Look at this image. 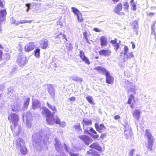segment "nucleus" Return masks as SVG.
I'll return each mask as SVG.
<instances>
[{
    "mask_svg": "<svg viewBox=\"0 0 156 156\" xmlns=\"http://www.w3.org/2000/svg\"><path fill=\"white\" fill-rule=\"evenodd\" d=\"M94 30L96 32H100V30L97 28H94Z\"/></svg>",
    "mask_w": 156,
    "mask_h": 156,
    "instance_id": "bf43d9fd",
    "label": "nucleus"
},
{
    "mask_svg": "<svg viewBox=\"0 0 156 156\" xmlns=\"http://www.w3.org/2000/svg\"><path fill=\"white\" fill-rule=\"evenodd\" d=\"M15 142H16V146L17 147L20 146V148L21 147H22L21 146L22 143L23 144V145L24 144L23 140L20 138H18L16 140Z\"/></svg>",
    "mask_w": 156,
    "mask_h": 156,
    "instance_id": "cd10ccee",
    "label": "nucleus"
},
{
    "mask_svg": "<svg viewBox=\"0 0 156 156\" xmlns=\"http://www.w3.org/2000/svg\"><path fill=\"white\" fill-rule=\"evenodd\" d=\"M131 6L132 10L133 11H135L136 9V5L135 3L131 4Z\"/></svg>",
    "mask_w": 156,
    "mask_h": 156,
    "instance_id": "58836bf2",
    "label": "nucleus"
},
{
    "mask_svg": "<svg viewBox=\"0 0 156 156\" xmlns=\"http://www.w3.org/2000/svg\"><path fill=\"white\" fill-rule=\"evenodd\" d=\"M113 2L116 3L119 2V0H112Z\"/></svg>",
    "mask_w": 156,
    "mask_h": 156,
    "instance_id": "680f3d73",
    "label": "nucleus"
},
{
    "mask_svg": "<svg viewBox=\"0 0 156 156\" xmlns=\"http://www.w3.org/2000/svg\"><path fill=\"white\" fill-rule=\"evenodd\" d=\"M60 144H59V143L58 142H57L55 144V147L56 149H58L59 147V146Z\"/></svg>",
    "mask_w": 156,
    "mask_h": 156,
    "instance_id": "603ef678",
    "label": "nucleus"
},
{
    "mask_svg": "<svg viewBox=\"0 0 156 156\" xmlns=\"http://www.w3.org/2000/svg\"><path fill=\"white\" fill-rule=\"evenodd\" d=\"M70 156H78L79 155L78 153H69Z\"/></svg>",
    "mask_w": 156,
    "mask_h": 156,
    "instance_id": "09e8293b",
    "label": "nucleus"
},
{
    "mask_svg": "<svg viewBox=\"0 0 156 156\" xmlns=\"http://www.w3.org/2000/svg\"><path fill=\"white\" fill-rule=\"evenodd\" d=\"M94 69L96 70L98 73L103 74H105L106 72H108L105 69L102 67L100 66L96 67Z\"/></svg>",
    "mask_w": 156,
    "mask_h": 156,
    "instance_id": "f3484780",
    "label": "nucleus"
},
{
    "mask_svg": "<svg viewBox=\"0 0 156 156\" xmlns=\"http://www.w3.org/2000/svg\"><path fill=\"white\" fill-rule=\"evenodd\" d=\"M131 43L132 44V48L133 49H134L135 48V44L134 43L133 41H132L131 42Z\"/></svg>",
    "mask_w": 156,
    "mask_h": 156,
    "instance_id": "13d9d810",
    "label": "nucleus"
},
{
    "mask_svg": "<svg viewBox=\"0 0 156 156\" xmlns=\"http://www.w3.org/2000/svg\"><path fill=\"white\" fill-rule=\"evenodd\" d=\"M134 96H133L132 94H130V95L129 96L128 99V101L127 102V104H129V105H130V107L133 108H134V106L133 105V104H132V100H133L134 101V102H135V101L134 100Z\"/></svg>",
    "mask_w": 156,
    "mask_h": 156,
    "instance_id": "4be33fe9",
    "label": "nucleus"
},
{
    "mask_svg": "<svg viewBox=\"0 0 156 156\" xmlns=\"http://www.w3.org/2000/svg\"><path fill=\"white\" fill-rule=\"evenodd\" d=\"M145 136L147 139V144L146 145L147 149L151 151L153 149V147L154 144V139L151 133L148 129L145 130Z\"/></svg>",
    "mask_w": 156,
    "mask_h": 156,
    "instance_id": "f257e3e1",
    "label": "nucleus"
},
{
    "mask_svg": "<svg viewBox=\"0 0 156 156\" xmlns=\"http://www.w3.org/2000/svg\"><path fill=\"white\" fill-rule=\"evenodd\" d=\"M77 18L78 21L79 23L82 22L83 20L81 14L79 15L78 16H77Z\"/></svg>",
    "mask_w": 156,
    "mask_h": 156,
    "instance_id": "4c0bfd02",
    "label": "nucleus"
},
{
    "mask_svg": "<svg viewBox=\"0 0 156 156\" xmlns=\"http://www.w3.org/2000/svg\"><path fill=\"white\" fill-rule=\"evenodd\" d=\"M27 22H16V21L15 20L12 23L16 25H18L19 24H20V23H27Z\"/></svg>",
    "mask_w": 156,
    "mask_h": 156,
    "instance_id": "a19ab883",
    "label": "nucleus"
},
{
    "mask_svg": "<svg viewBox=\"0 0 156 156\" xmlns=\"http://www.w3.org/2000/svg\"><path fill=\"white\" fill-rule=\"evenodd\" d=\"M71 9H72V11L73 12V13L75 15H76L77 16H78L79 15L81 14L80 13V11L76 8L74 7H71Z\"/></svg>",
    "mask_w": 156,
    "mask_h": 156,
    "instance_id": "c756f323",
    "label": "nucleus"
},
{
    "mask_svg": "<svg viewBox=\"0 0 156 156\" xmlns=\"http://www.w3.org/2000/svg\"><path fill=\"white\" fill-rule=\"evenodd\" d=\"M19 51L20 52H22L23 51V48L22 47H20L19 49Z\"/></svg>",
    "mask_w": 156,
    "mask_h": 156,
    "instance_id": "0e129e2a",
    "label": "nucleus"
},
{
    "mask_svg": "<svg viewBox=\"0 0 156 156\" xmlns=\"http://www.w3.org/2000/svg\"><path fill=\"white\" fill-rule=\"evenodd\" d=\"M151 34H154V35L155 36V40H156V33L155 32V31L153 30V28L152 29Z\"/></svg>",
    "mask_w": 156,
    "mask_h": 156,
    "instance_id": "6e6d98bb",
    "label": "nucleus"
},
{
    "mask_svg": "<svg viewBox=\"0 0 156 156\" xmlns=\"http://www.w3.org/2000/svg\"><path fill=\"white\" fill-rule=\"evenodd\" d=\"M86 154L88 156H100V155L98 152L91 149H90L87 152Z\"/></svg>",
    "mask_w": 156,
    "mask_h": 156,
    "instance_id": "4468645a",
    "label": "nucleus"
},
{
    "mask_svg": "<svg viewBox=\"0 0 156 156\" xmlns=\"http://www.w3.org/2000/svg\"><path fill=\"white\" fill-rule=\"evenodd\" d=\"M125 55L126 56V58L127 59L131 58L134 57L133 52H130L128 54H126Z\"/></svg>",
    "mask_w": 156,
    "mask_h": 156,
    "instance_id": "c9c22d12",
    "label": "nucleus"
},
{
    "mask_svg": "<svg viewBox=\"0 0 156 156\" xmlns=\"http://www.w3.org/2000/svg\"><path fill=\"white\" fill-rule=\"evenodd\" d=\"M124 55H125L127 54L129 51V48L126 46H124Z\"/></svg>",
    "mask_w": 156,
    "mask_h": 156,
    "instance_id": "ea45409f",
    "label": "nucleus"
},
{
    "mask_svg": "<svg viewBox=\"0 0 156 156\" xmlns=\"http://www.w3.org/2000/svg\"><path fill=\"white\" fill-rule=\"evenodd\" d=\"M57 25H62V23L60 21H58L57 22Z\"/></svg>",
    "mask_w": 156,
    "mask_h": 156,
    "instance_id": "e2e57ef3",
    "label": "nucleus"
},
{
    "mask_svg": "<svg viewBox=\"0 0 156 156\" xmlns=\"http://www.w3.org/2000/svg\"><path fill=\"white\" fill-rule=\"evenodd\" d=\"M114 119L115 120H118L120 118V117L118 115H116L114 117Z\"/></svg>",
    "mask_w": 156,
    "mask_h": 156,
    "instance_id": "49530a36",
    "label": "nucleus"
},
{
    "mask_svg": "<svg viewBox=\"0 0 156 156\" xmlns=\"http://www.w3.org/2000/svg\"><path fill=\"white\" fill-rule=\"evenodd\" d=\"M106 133L101 134L100 135V137L102 139H103L106 136Z\"/></svg>",
    "mask_w": 156,
    "mask_h": 156,
    "instance_id": "de8ad7c7",
    "label": "nucleus"
},
{
    "mask_svg": "<svg viewBox=\"0 0 156 156\" xmlns=\"http://www.w3.org/2000/svg\"><path fill=\"white\" fill-rule=\"evenodd\" d=\"M2 34V29L1 27H0V34Z\"/></svg>",
    "mask_w": 156,
    "mask_h": 156,
    "instance_id": "774afa93",
    "label": "nucleus"
},
{
    "mask_svg": "<svg viewBox=\"0 0 156 156\" xmlns=\"http://www.w3.org/2000/svg\"><path fill=\"white\" fill-rule=\"evenodd\" d=\"M89 130L93 134H95V135H91V137L93 138L97 139L98 138V135L97 134V132L93 128H91Z\"/></svg>",
    "mask_w": 156,
    "mask_h": 156,
    "instance_id": "a878e982",
    "label": "nucleus"
},
{
    "mask_svg": "<svg viewBox=\"0 0 156 156\" xmlns=\"http://www.w3.org/2000/svg\"><path fill=\"white\" fill-rule=\"evenodd\" d=\"M86 99L87 101L90 104H92L93 105H95V103L93 101V98L91 96L87 97L86 98Z\"/></svg>",
    "mask_w": 156,
    "mask_h": 156,
    "instance_id": "473e14b6",
    "label": "nucleus"
},
{
    "mask_svg": "<svg viewBox=\"0 0 156 156\" xmlns=\"http://www.w3.org/2000/svg\"><path fill=\"white\" fill-rule=\"evenodd\" d=\"M124 9L125 10L128 11L129 8V5L128 2H126L124 3Z\"/></svg>",
    "mask_w": 156,
    "mask_h": 156,
    "instance_id": "e433bc0d",
    "label": "nucleus"
},
{
    "mask_svg": "<svg viewBox=\"0 0 156 156\" xmlns=\"http://www.w3.org/2000/svg\"><path fill=\"white\" fill-rule=\"evenodd\" d=\"M35 47V45L34 42H30L25 45L24 50L26 52H28L33 50Z\"/></svg>",
    "mask_w": 156,
    "mask_h": 156,
    "instance_id": "6e6552de",
    "label": "nucleus"
},
{
    "mask_svg": "<svg viewBox=\"0 0 156 156\" xmlns=\"http://www.w3.org/2000/svg\"><path fill=\"white\" fill-rule=\"evenodd\" d=\"M69 99L70 101H74L76 100V98L74 97H72L71 98H69Z\"/></svg>",
    "mask_w": 156,
    "mask_h": 156,
    "instance_id": "3c124183",
    "label": "nucleus"
},
{
    "mask_svg": "<svg viewBox=\"0 0 156 156\" xmlns=\"http://www.w3.org/2000/svg\"><path fill=\"white\" fill-rule=\"evenodd\" d=\"M55 38L58 39V40L60 41H62V39L64 38L65 39L66 41L67 40L66 38V37L65 35L61 33H60L59 34L56 36Z\"/></svg>",
    "mask_w": 156,
    "mask_h": 156,
    "instance_id": "b1692460",
    "label": "nucleus"
},
{
    "mask_svg": "<svg viewBox=\"0 0 156 156\" xmlns=\"http://www.w3.org/2000/svg\"><path fill=\"white\" fill-rule=\"evenodd\" d=\"M105 75L106 76L105 82L108 84H113L114 81L113 77L110 75V73L108 72H106Z\"/></svg>",
    "mask_w": 156,
    "mask_h": 156,
    "instance_id": "1a4fd4ad",
    "label": "nucleus"
},
{
    "mask_svg": "<svg viewBox=\"0 0 156 156\" xmlns=\"http://www.w3.org/2000/svg\"><path fill=\"white\" fill-rule=\"evenodd\" d=\"M79 56L82 61L84 62L85 64L88 65L90 64L89 59L85 56L84 52L83 51H80Z\"/></svg>",
    "mask_w": 156,
    "mask_h": 156,
    "instance_id": "423d86ee",
    "label": "nucleus"
},
{
    "mask_svg": "<svg viewBox=\"0 0 156 156\" xmlns=\"http://www.w3.org/2000/svg\"><path fill=\"white\" fill-rule=\"evenodd\" d=\"M133 23L134 24H137V21H133V23Z\"/></svg>",
    "mask_w": 156,
    "mask_h": 156,
    "instance_id": "69168bd1",
    "label": "nucleus"
},
{
    "mask_svg": "<svg viewBox=\"0 0 156 156\" xmlns=\"http://www.w3.org/2000/svg\"><path fill=\"white\" fill-rule=\"evenodd\" d=\"M64 147L65 149V150L66 151H68V146H67V145H66V144H64Z\"/></svg>",
    "mask_w": 156,
    "mask_h": 156,
    "instance_id": "4d7b16f0",
    "label": "nucleus"
},
{
    "mask_svg": "<svg viewBox=\"0 0 156 156\" xmlns=\"http://www.w3.org/2000/svg\"><path fill=\"white\" fill-rule=\"evenodd\" d=\"M111 53V51L109 49H103L98 51V53L100 55L105 57L110 56Z\"/></svg>",
    "mask_w": 156,
    "mask_h": 156,
    "instance_id": "9d476101",
    "label": "nucleus"
},
{
    "mask_svg": "<svg viewBox=\"0 0 156 156\" xmlns=\"http://www.w3.org/2000/svg\"><path fill=\"white\" fill-rule=\"evenodd\" d=\"M40 49L39 48H36L34 51V55L37 58L40 56Z\"/></svg>",
    "mask_w": 156,
    "mask_h": 156,
    "instance_id": "7c9ffc66",
    "label": "nucleus"
},
{
    "mask_svg": "<svg viewBox=\"0 0 156 156\" xmlns=\"http://www.w3.org/2000/svg\"><path fill=\"white\" fill-rule=\"evenodd\" d=\"M134 149H133L131 150L129 152V156H133L134 155L133 153L134 152Z\"/></svg>",
    "mask_w": 156,
    "mask_h": 156,
    "instance_id": "a18cd8bd",
    "label": "nucleus"
},
{
    "mask_svg": "<svg viewBox=\"0 0 156 156\" xmlns=\"http://www.w3.org/2000/svg\"><path fill=\"white\" fill-rule=\"evenodd\" d=\"M117 39L115 38L114 40H111L110 42L112 44L115 45V44L117 43Z\"/></svg>",
    "mask_w": 156,
    "mask_h": 156,
    "instance_id": "c03bdc74",
    "label": "nucleus"
},
{
    "mask_svg": "<svg viewBox=\"0 0 156 156\" xmlns=\"http://www.w3.org/2000/svg\"><path fill=\"white\" fill-rule=\"evenodd\" d=\"M3 53L2 51L0 50V61L2 60V56Z\"/></svg>",
    "mask_w": 156,
    "mask_h": 156,
    "instance_id": "8fccbe9b",
    "label": "nucleus"
},
{
    "mask_svg": "<svg viewBox=\"0 0 156 156\" xmlns=\"http://www.w3.org/2000/svg\"><path fill=\"white\" fill-rule=\"evenodd\" d=\"M124 135L126 139H128L129 138L131 137L132 133L130 130H126L124 131Z\"/></svg>",
    "mask_w": 156,
    "mask_h": 156,
    "instance_id": "393cba45",
    "label": "nucleus"
},
{
    "mask_svg": "<svg viewBox=\"0 0 156 156\" xmlns=\"http://www.w3.org/2000/svg\"><path fill=\"white\" fill-rule=\"evenodd\" d=\"M113 46L115 48V51H117L119 47V44L117 43L115 45H113Z\"/></svg>",
    "mask_w": 156,
    "mask_h": 156,
    "instance_id": "37998d69",
    "label": "nucleus"
},
{
    "mask_svg": "<svg viewBox=\"0 0 156 156\" xmlns=\"http://www.w3.org/2000/svg\"><path fill=\"white\" fill-rule=\"evenodd\" d=\"M42 111L41 112V114L42 115H46V118L49 115H51V112L46 107H44L42 108Z\"/></svg>",
    "mask_w": 156,
    "mask_h": 156,
    "instance_id": "a211bd4d",
    "label": "nucleus"
},
{
    "mask_svg": "<svg viewBox=\"0 0 156 156\" xmlns=\"http://www.w3.org/2000/svg\"><path fill=\"white\" fill-rule=\"evenodd\" d=\"M53 114L49 115L46 118V121L48 125H52L55 123L56 124L61 125V120L57 116L54 117L52 115Z\"/></svg>",
    "mask_w": 156,
    "mask_h": 156,
    "instance_id": "7ed1b4c3",
    "label": "nucleus"
},
{
    "mask_svg": "<svg viewBox=\"0 0 156 156\" xmlns=\"http://www.w3.org/2000/svg\"><path fill=\"white\" fill-rule=\"evenodd\" d=\"M40 45L42 49H46L49 45V41L46 39H42L41 41Z\"/></svg>",
    "mask_w": 156,
    "mask_h": 156,
    "instance_id": "ddd939ff",
    "label": "nucleus"
},
{
    "mask_svg": "<svg viewBox=\"0 0 156 156\" xmlns=\"http://www.w3.org/2000/svg\"><path fill=\"white\" fill-rule=\"evenodd\" d=\"M94 126L96 130L99 133L104 132L106 129V127L103 124H99L98 122L95 123Z\"/></svg>",
    "mask_w": 156,
    "mask_h": 156,
    "instance_id": "0eeeda50",
    "label": "nucleus"
},
{
    "mask_svg": "<svg viewBox=\"0 0 156 156\" xmlns=\"http://www.w3.org/2000/svg\"><path fill=\"white\" fill-rule=\"evenodd\" d=\"M28 60V59L26 56H19L17 58L16 62L19 66L23 67L27 64Z\"/></svg>",
    "mask_w": 156,
    "mask_h": 156,
    "instance_id": "20e7f679",
    "label": "nucleus"
},
{
    "mask_svg": "<svg viewBox=\"0 0 156 156\" xmlns=\"http://www.w3.org/2000/svg\"><path fill=\"white\" fill-rule=\"evenodd\" d=\"M4 0H0V6L2 8H4L5 5Z\"/></svg>",
    "mask_w": 156,
    "mask_h": 156,
    "instance_id": "79ce46f5",
    "label": "nucleus"
},
{
    "mask_svg": "<svg viewBox=\"0 0 156 156\" xmlns=\"http://www.w3.org/2000/svg\"><path fill=\"white\" fill-rule=\"evenodd\" d=\"M134 0H131L130 1V3H131V4H132V3H133L134 2Z\"/></svg>",
    "mask_w": 156,
    "mask_h": 156,
    "instance_id": "338daca9",
    "label": "nucleus"
},
{
    "mask_svg": "<svg viewBox=\"0 0 156 156\" xmlns=\"http://www.w3.org/2000/svg\"><path fill=\"white\" fill-rule=\"evenodd\" d=\"M89 147L92 149H94L101 153L103 151L101 147L99 145L97 142H94L91 144Z\"/></svg>",
    "mask_w": 156,
    "mask_h": 156,
    "instance_id": "f8f14e48",
    "label": "nucleus"
},
{
    "mask_svg": "<svg viewBox=\"0 0 156 156\" xmlns=\"http://www.w3.org/2000/svg\"><path fill=\"white\" fill-rule=\"evenodd\" d=\"M140 114L141 112L139 109L135 110L133 113V116L137 120L140 117Z\"/></svg>",
    "mask_w": 156,
    "mask_h": 156,
    "instance_id": "aec40b11",
    "label": "nucleus"
},
{
    "mask_svg": "<svg viewBox=\"0 0 156 156\" xmlns=\"http://www.w3.org/2000/svg\"><path fill=\"white\" fill-rule=\"evenodd\" d=\"M30 98H26L24 103L23 105L24 107L27 108L29 105L30 101Z\"/></svg>",
    "mask_w": 156,
    "mask_h": 156,
    "instance_id": "72a5a7b5",
    "label": "nucleus"
},
{
    "mask_svg": "<svg viewBox=\"0 0 156 156\" xmlns=\"http://www.w3.org/2000/svg\"><path fill=\"white\" fill-rule=\"evenodd\" d=\"M46 105L52 111H53V114H54L55 113L57 112V110L55 106H51L48 102L46 103Z\"/></svg>",
    "mask_w": 156,
    "mask_h": 156,
    "instance_id": "bb28decb",
    "label": "nucleus"
},
{
    "mask_svg": "<svg viewBox=\"0 0 156 156\" xmlns=\"http://www.w3.org/2000/svg\"><path fill=\"white\" fill-rule=\"evenodd\" d=\"M40 104L39 101H34L32 102V108L34 109H35Z\"/></svg>",
    "mask_w": 156,
    "mask_h": 156,
    "instance_id": "2f4dec72",
    "label": "nucleus"
},
{
    "mask_svg": "<svg viewBox=\"0 0 156 156\" xmlns=\"http://www.w3.org/2000/svg\"><path fill=\"white\" fill-rule=\"evenodd\" d=\"M30 3H27L26 4V6L27 7V9H28L30 8Z\"/></svg>",
    "mask_w": 156,
    "mask_h": 156,
    "instance_id": "052dcab7",
    "label": "nucleus"
},
{
    "mask_svg": "<svg viewBox=\"0 0 156 156\" xmlns=\"http://www.w3.org/2000/svg\"><path fill=\"white\" fill-rule=\"evenodd\" d=\"M90 34L89 32L88 31L87 32V31H85L83 33V34L84 37V38L85 39L87 42H89L88 40V34Z\"/></svg>",
    "mask_w": 156,
    "mask_h": 156,
    "instance_id": "f704fd0d",
    "label": "nucleus"
},
{
    "mask_svg": "<svg viewBox=\"0 0 156 156\" xmlns=\"http://www.w3.org/2000/svg\"><path fill=\"white\" fill-rule=\"evenodd\" d=\"M78 138L81 140L85 145L87 146H88L92 142L91 139L86 135H80L78 137Z\"/></svg>",
    "mask_w": 156,
    "mask_h": 156,
    "instance_id": "39448f33",
    "label": "nucleus"
},
{
    "mask_svg": "<svg viewBox=\"0 0 156 156\" xmlns=\"http://www.w3.org/2000/svg\"><path fill=\"white\" fill-rule=\"evenodd\" d=\"M6 15L7 12L5 9L0 10V25L2 22H5Z\"/></svg>",
    "mask_w": 156,
    "mask_h": 156,
    "instance_id": "9b49d317",
    "label": "nucleus"
},
{
    "mask_svg": "<svg viewBox=\"0 0 156 156\" xmlns=\"http://www.w3.org/2000/svg\"><path fill=\"white\" fill-rule=\"evenodd\" d=\"M122 4L121 3H119L115 7L114 12L117 14H119L120 13V12L122 10Z\"/></svg>",
    "mask_w": 156,
    "mask_h": 156,
    "instance_id": "dca6fc26",
    "label": "nucleus"
},
{
    "mask_svg": "<svg viewBox=\"0 0 156 156\" xmlns=\"http://www.w3.org/2000/svg\"><path fill=\"white\" fill-rule=\"evenodd\" d=\"M101 42V46L102 48L106 46L107 44L106 37L104 36H101L100 38Z\"/></svg>",
    "mask_w": 156,
    "mask_h": 156,
    "instance_id": "412c9836",
    "label": "nucleus"
},
{
    "mask_svg": "<svg viewBox=\"0 0 156 156\" xmlns=\"http://www.w3.org/2000/svg\"><path fill=\"white\" fill-rule=\"evenodd\" d=\"M48 92L49 94L51 95L55 96V90L53 87V86L52 84H48L47 85Z\"/></svg>",
    "mask_w": 156,
    "mask_h": 156,
    "instance_id": "2eb2a0df",
    "label": "nucleus"
},
{
    "mask_svg": "<svg viewBox=\"0 0 156 156\" xmlns=\"http://www.w3.org/2000/svg\"><path fill=\"white\" fill-rule=\"evenodd\" d=\"M73 127V129L76 131L77 133H80L82 131V129L80 123H77L76 124L74 125Z\"/></svg>",
    "mask_w": 156,
    "mask_h": 156,
    "instance_id": "6ab92c4d",
    "label": "nucleus"
},
{
    "mask_svg": "<svg viewBox=\"0 0 156 156\" xmlns=\"http://www.w3.org/2000/svg\"><path fill=\"white\" fill-rule=\"evenodd\" d=\"M8 120L10 123H12L13 125V126H11L10 128L12 131H13L14 127L18 125V122L20 120L19 116L15 113H11L8 116Z\"/></svg>",
    "mask_w": 156,
    "mask_h": 156,
    "instance_id": "f03ea898",
    "label": "nucleus"
},
{
    "mask_svg": "<svg viewBox=\"0 0 156 156\" xmlns=\"http://www.w3.org/2000/svg\"><path fill=\"white\" fill-rule=\"evenodd\" d=\"M129 91H130L131 92L133 93L134 94H135L136 93L135 90L134 89L130 88V90H129Z\"/></svg>",
    "mask_w": 156,
    "mask_h": 156,
    "instance_id": "864d4df0",
    "label": "nucleus"
},
{
    "mask_svg": "<svg viewBox=\"0 0 156 156\" xmlns=\"http://www.w3.org/2000/svg\"><path fill=\"white\" fill-rule=\"evenodd\" d=\"M155 14V13L150 12L147 14V15L148 16H153Z\"/></svg>",
    "mask_w": 156,
    "mask_h": 156,
    "instance_id": "5fc2aeb1",
    "label": "nucleus"
},
{
    "mask_svg": "<svg viewBox=\"0 0 156 156\" xmlns=\"http://www.w3.org/2000/svg\"><path fill=\"white\" fill-rule=\"evenodd\" d=\"M20 151L21 154L23 155L26 154L28 153L27 150L25 146L24 145L20 148Z\"/></svg>",
    "mask_w": 156,
    "mask_h": 156,
    "instance_id": "c85d7f7f",
    "label": "nucleus"
},
{
    "mask_svg": "<svg viewBox=\"0 0 156 156\" xmlns=\"http://www.w3.org/2000/svg\"><path fill=\"white\" fill-rule=\"evenodd\" d=\"M92 124V121L90 120L83 119L82 122V125L83 126H88L91 125Z\"/></svg>",
    "mask_w": 156,
    "mask_h": 156,
    "instance_id": "5701e85b",
    "label": "nucleus"
}]
</instances>
